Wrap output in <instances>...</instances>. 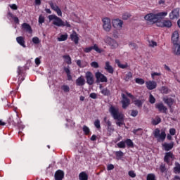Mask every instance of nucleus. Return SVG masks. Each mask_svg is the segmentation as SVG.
Here are the masks:
<instances>
[{
	"label": "nucleus",
	"instance_id": "nucleus-61",
	"mask_svg": "<svg viewBox=\"0 0 180 180\" xmlns=\"http://www.w3.org/2000/svg\"><path fill=\"white\" fill-rule=\"evenodd\" d=\"M55 12H56L58 16H63V12H61V9H60V7L57 8Z\"/></svg>",
	"mask_w": 180,
	"mask_h": 180
},
{
	"label": "nucleus",
	"instance_id": "nucleus-48",
	"mask_svg": "<svg viewBox=\"0 0 180 180\" xmlns=\"http://www.w3.org/2000/svg\"><path fill=\"white\" fill-rule=\"evenodd\" d=\"M131 16V15H130V13H125L122 15V19L123 20H127V19H129V18H130Z\"/></svg>",
	"mask_w": 180,
	"mask_h": 180
},
{
	"label": "nucleus",
	"instance_id": "nucleus-13",
	"mask_svg": "<svg viewBox=\"0 0 180 180\" xmlns=\"http://www.w3.org/2000/svg\"><path fill=\"white\" fill-rule=\"evenodd\" d=\"M169 18L172 20L174 19H179V8H174L172 11L169 14Z\"/></svg>",
	"mask_w": 180,
	"mask_h": 180
},
{
	"label": "nucleus",
	"instance_id": "nucleus-63",
	"mask_svg": "<svg viewBox=\"0 0 180 180\" xmlns=\"http://www.w3.org/2000/svg\"><path fill=\"white\" fill-rule=\"evenodd\" d=\"M160 75H161V73L160 72L158 73L155 72L151 74L152 78H154L155 77H160Z\"/></svg>",
	"mask_w": 180,
	"mask_h": 180
},
{
	"label": "nucleus",
	"instance_id": "nucleus-32",
	"mask_svg": "<svg viewBox=\"0 0 180 180\" xmlns=\"http://www.w3.org/2000/svg\"><path fill=\"white\" fill-rule=\"evenodd\" d=\"M132 78H133V73H131V72H129L125 75L124 79V81H126V82H129V81H130V79H131Z\"/></svg>",
	"mask_w": 180,
	"mask_h": 180
},
{
	"label": "nucleus",
	"instance_id": "nucleus-53",
	"mask_svg": "<svg viewBox=\"0 0 180 180\" xmlns=\"http://www.w3.org/2000/svg\"><path fill=\"white\" fill-rule=\"evenodd\" d=\"M128 175H129L131 178H136V173H135L134 171H133V170H130V171L128 172Z\"/></svg>",
	"mask_w": 180,
	"mask_h": 180
},
{
	"label": "nucleus",
	"instance_id": "nucleus-2",
	"mask_svg": "<svg viewBox=\"0 0 180 180\" xmlns=\"http://www.w3.org/2000/svg\"><path fill=\"white\" fill-rule=\"evenodd\" d=\"M50 22L53 20V25L57 26L58 27H71V24L68 21H63L60 17H58L56 15H50L48 17Z\"/></svg>",
	"mask_w": 180,
	"mask_h": 180
},
{
	"label": "nucleus",
	"instance_id": "nucleus-21",
	"mask_svg": "<svg viewBox=\"0 0 180 180\" xmlns=\"http://www.w3.org/2000/svg\"><path fill=\"white\" fill-rule=\"evenodd\" d=\"M64 178V172L63 170H58L55 172V180H63Z\"/></svg>",
	"mask_w": 180,
	"mask_h": 180
},
{
	"label": "nucleus",
	"instance_id": "nucleus-23",
	"mask_svg": "<svg viewBox=\"0 0 180 180\" xmlns=\"http://www.w3.org/2000/svg\"><path fill=\"white\" fill-rule=\"evenodd\" d=\"M77 86H84L85 85V79L83 76H80L76 79Z\"/></svg>",
	"mask_w": 180,
	"mask_h": 180
},
{
	"label": "nucleus",
	"instance_id": "nucleus-20",
	"mask_svg": "<svg viewBox=\"0 0 180 180\" xmlns=\"http://www.w3.org/2000/svg\"><path fill=\"white\" fill-rule=\"evenodd\" d=\"M112 26L115 28H120L123 27V21L120 19H115L112 20Z\"/></svg>",
	"mask_w": 180,
	"mask_h": 180
},
{
	"label": "nucleus",
	"instance_id": "nucleus-28",
	"mask_svg": "<svg viewBox=\"0 0 180 180\" xmlns=\"http://www.w3.org/2000/svg\"><path fill=\"white\" fill-rule=\"evenodd\" d=\"M134 103L135 106H137V108H142L143 104L144 103V100H139L136 99L134 101Z\"/></svg>",
	"mask_w": 180,
	"mask_h": 180
},
{
	"label": "nucleus",
	"instance_id": "nucleus-3",
	"mask_svg": "<svg viewBox=\"0 0 180 180\" xmlns=\"http://www.w3.org/2000/svg\"><path fill=\"white\" fill-rule=\"evenodd\" d=\"M153 136L155 139H157L159 143L165 141V139H167V134L165 131H160V129L156 128L153 131Z\"/></svg>",
	"mask_w": 180,
	"mask_h": 180
},
{
	"label": "nucleus",
	"instance_id": "nucleus-8",
	"mask_svg": "<svg viewBox=\"0 0 180 180\" xmlns=\"http://www.w3.org/2000/svg\"><path fill=\"white\" fill-rule=\"evenodd\" d=\"M92 50H94L95 51H96V53H103V49L99 48L96 44H95L93 46L85 48L84 49V53H91Z\"/></svg>",
	"mask_w": 180,
	"mask_h": 180
},
{
	"label": "nucleus",
	"instance_id": "nucleus-43",
	"mask_svg": "<svg viewBox=\"0 0 180 180\" xmlns=\"http://www.w3.org/2000/svg\"><path fill=\"white\" fill-rule=\"evenodd\" d=\"M146 180H157L155 179V174L150 173L147 175Z\"/></svg>",
	"mask_w": 180,
	"mask_h": 180
},
{
	"label": "nucleus",
	"instance_id": "nucleus-56",
	"mask_svg": "<svg viewBox=\"0 0 180 180\" xmlns=\"http://www.w3.org/2000/svg\"><path fill=\"white\" fill-rule=\"evenodd\" d=\"M17 72L18 75H22V74H23V68L19 66L18 68Z\"/></svg>",
	"mask_w": 180,
	"mask_h": 180
},
{
	"label": "nucleus",
	"instance_id": "nucleus-45",
	"mask_svg": "<svg viewBox=\"0 0 180 180\" xmlns=\"http://www.w3.org/2000/svg\"><path fill=\"white\" fill-rule=\"evenodd\" d=\"M83 131L84 132V134H86V136H88V134L91 133V130H89V128L86 125L83 126Z\"/></svg>",
	"mask_w": 180,
	"mask_h": 180
},
{
	"label": "nucleus",
	"instance_id": "nucleus-52",
	"mask_svg": "<svg viewBox=\"0 0 180 180\" xmlns=\"http://www.w3.org/2000/svg\"><path fill=\"white\" fill-rule=\"evenodd\" d=\"M94 126L96 129H101V121L99 120H96L94 122Z\"/></svg>",
	"mask_w": 180,
	"mask_h": 180
},
{
	"label": "nucleus",
	"instance_id": "nucleus-60",
	"mask_svg": "<svg viewBox=\"0 0 180 180\" xmlns=\"http://www.w3.org/2000/svg\"><path fill=\"white\" fill-rule=\"evenodd\" d=\"M108 171H112V169H115V165L110 164L107 167Z\"/></svg>",
	"mask_w": 180,
	"mask_h": 180
},
{
	"label": "nucleus",
	"instance_id": "nucleus-6",
	"mask_svg": "<svg viewBox=\"0 0 180 180\" xmlns=\"http://www.w3.org/2000/svg\"><path fill=\"white\" fill-rule=\"evenodd\" d=\"M145 20H147L148 23L154 24L155 22L158 20V18H157V14H154L153 13H148L145 15L144 17Z\"/></svg>",
	"mask_w": 180,
	"mask_h": 180
},
{
	"label": "nucleus",
	"instance_id": "nucleus-18",
	"mask_svg": "<svg viewBox=\"0 0 180 180\" xmlns=\"http://www.w3.org/2000/svg\"><path fill=\"white\" fill-rule=\"evenodd\" d=\"M22 29L24 30V32H27V33H29L30 34L33 33V30H32L30 25L26 22L22 24Z\"/></svg>",
	"mask_w": 180,
	"mask_h": 180
},
{
	"label": "nucleus",
	"instance_id": "nucleus-17",
	"mask_svg": "<svg viewBox=\"0 0 180 180\" xmlns=\"http://www.w3.org/2000/svg\"><path fill=\"white\" fill-rule=\"evenodd\" d=\"M104 69L108 74H113L115 72V69H113V67L110 65V62L106 61Z\"/></svg>",
	"mask_w": 180,
	"mask_h": 180
},
{
	"label": "nucleus",
	"instance_id": "nucleus-1",
	"mask_svg": "<svg viewBox=\"0 0 180 180\" xmlns=\"http://www.w3.org/2000/svg\"><path fill=\"white\" fill-rule=\"evenodd\" d=\"M109 112L112 116L113 119L115 120H117V122H116L117 126L122 127V126L124 124V115L119 112V108H116L113 105H111L109 108Z\"/></svg>",
	"mask_w": 180,
	"mask_h": 180
},
{
	"label": "nucleus",
	"instance_id": "nucleus-39",
	"mask_svg": "<svg viewBox=\"0 0 180 180\" xmlns=\"http://www.w3.org/2000/svg\"><path fill=\"white\" fill-rule=\"evenodd\" d=\"M161 122V118L160 117H156L155 120H153L152 124L153 126H157V124H160Z\"/></svg>",
	"mask_w": 180,
	"mask_h": 180
},
{
	"label": "nucleus",
	"instance_id": "nucleus-49",
	"mask_svg": "<svg viewBox=\"0 0 180 180\" xmlns=\"http://www.w3.org/2000/svg\"><path fill=\"white\" fill-rule=\"evenodd\" d=\"M61 89L64 91V92H70V86H68V85H63Z\"/></svg>",
	"mask_w": 180,
	"mask_h": 180
},
{
	"label": "nucleus",
	"instance_id": "nucleus-25",
	"mask_svg": "<svg viewBox=\"0 0 180 180\" xmlns=\"http://www.w3.org/2000/svg\"><path fill=\"white\" fill-rule=\"evenodd\" d=\"M16 41L20 44V46H22L24 49L26 47V41H25V38L23 37H18L16 38Z\"/></svg>",
	"mask_w": 180,
	"mask_h": 180
},
{
	"label": "nucleus",
	"instance_id": "nucleus-9",
	"mask_svg": "<svg viewBox=\"0 0 180 180\" xmlns=\"http://www.w3.org/2000/svg\"><path fill=\"white\" fill-rule=\"evenodd\" d=\"M95 77L97 83L108 82V77H106V76H105V75L102 74L101 72H96Z\"/></svg>",
	"mask_w": 180,
	"mask_h": 180
},
{
	"label": "nucleus",
	"instance_id": "nucleus-14",
	"mask_svg": "<svg viewBox=\"0 0 180 180\" xmlns=\"http://www.w3.org/2000/svg\"><path fill=\"white\" fill-rule=\"evenodd\" d=\"M172 41L174 45H178V41H179V32L178 31H174L172 34Z\"/></svg>",
	"mask_w": 180,
	"mask_h": 180
},
{
	"label": "nucleus",
	"instance_id": "nucleus-58",
	"mask_svg": "<svg viewBox=\"0 0 180 180\" xmlns=\"http://www.w3.org/2000/svg\"><path fill=\"white\" fill-rule=\"evenodd\" d=\"M40 58H41V57L36 58H35V64H36V65H40V64H41V60H40Z\"/></svg>",
	"mask_w": 180,
	"mask_h": 180
},
{
	"label": "nucleus",
	"instance_id": "nucleus-64",
	"mask_svg": "<svg viewBox=\"0 0 180 180\" xmlns=\"http://www.w3.org/2000/svg\"><path fill=\"white\" fill-rule=\"evenodd\" d=\"M126 95H127L129 98H131L132 100L136 99V97H134L133 94H131V93L126 92Z\"/></svg>",
	"mask_w": 180,
	"mask_h": 180
},
{
	"label": "nucleus",
	"instance_id": "nucleus-44",
	"mask_svg": "<svg viewBox=\"0 0 180 180\" xmlns=\"http://www.w3.org/2000/svg\"><path fill=\"white\" fill-rule=\"evenodd\" d=\"M135 82L136 84H139V85H143V84H145L146 82V81H144V79L141 78H136Z\"/></svg>",
	"mask_w": 180,
	"mask_h": 180
},
{
	"label": "nucleus",
	"instance_id": "nucleus-46",
	"mask_svg": "<svg viewBox=\"0 0 180 180\" xmlns=\"http://www.w3.org/2000/svg\"><path fill=\"white\" fill-rule=\"evenodd\" d=\"M49 5L51 8V9H53V11H54L55 12L57 11V9H58V6L57 5H54V4L52 1L49 2Z\"/></svg>",
	"mask_w": 180,
	"mask_h": 180
},
{
	"label": "nucleus",
	"instance_id": "nucleus-42",
	"mask_svg": "<svg viewBox=\"0 0 180 180\" xmlns=\"http://www.w3.org/2000/svg\"><path fill=\"white\" fill-rule=\"evenodd\" d=\"M45 20H46V18H44V16H43V15H40L39 16L38 22H39V25H43V23H44Z\"/></svg>",
	"mask_w": 180,
	"mask_h": 180
},
{
	"label": "nucleus",
	"instance_id": "nucleus-55",
	"mask_svg": "<svg viewBox=\"0 0 180 180\" xmlns=\"http://www.w3.org/2000/svg\"><path fill=\"white\" fill-rule=\"evenodd\" d=\"M169 134L171 136H175V134H176V129H175V128H171L169 129Z\"/></svg>",
	"mask_w": 180,
	"mask_h": 180
},
{
	"label": "nucleus",
	"instance_id": "nucleus-4",
	"mask_svg": "<svg viewBox=\"0 0 180 180\" xmlns=\"http://www.w3.org/2000/svg\"><path fill=\"white\" fill-rule=\"evenodd\" d=\"M126 145L128 148H134V143L130 139H127L125 141H121L117 143L118 148H126Z\"/></svg>",
	"mask_w": 180,
	"mask_h": 180
},
{
	"label": "nucleus",
	"instance_id": "nucleus-29",
	"mask_svg": "<svg viewBox=\"0 0 180 180\" xmlns=\"http://www.w3.org/2000/svg\"><path fill=\"white\" fill-rule=\"evenodd\" d=\"M172 27V22L169 20H163V27H167V29H169V27Z\"/></svg>",
	"mask_w": 180,
	"mask_h": 180
},
{
	"label": "nucleus",
	"instance_id": "nucleus-10",
	"mask_svg": "<svg viewBox=\"0 0 180 180\" xmlns=\"http://www.w3.org/2000/svg\"><path fill=\"white\" fill-rule=\"evenodd\" d=\"M171 160H174V153L172 152L166 153L164 157V162H166L167 165H172Z\"/></svg>",
	"mask_w": 180,
	"mask_h": 180
},
{
	"label": "nucleus",
	"instance_id": "nucleus-7",
	"mask_svg": "<svg viewBox=\"0 0 180 180\" xmlns=\"http://www.w3.org/2000/svg\"><path fill=\"white\" fill-rule=\"evenodd\" d=\"M103 28L105 32H110V29H112V24L110 23V19L108 18H103Z\"/></svg>",
	"mask_w": 180,
	"mask_h": 180
},
{
	"label": "nucleus",
	"instance_id": "nucleus-12",
	"mask_svg": "<svg viewBox=\"0 0 180 180\" xmlns=\"http://www.w3.org/2000/svg\"><path fill=\"white\" fill-rule=\"evenodd\" d=\"M85 78L88 85H94V82H95V81L94 80V74H92V72L89 71L86 72Z\"/></svg>",
	"mask_w": 180,
	"mask_h": 180
},
{
	"label": "nucleus",
	"instance_id": "nucleus-16",
	"mask_svg": "<svg viewBox=\"0 0 180 180\" xmlns=\"http://www.w3.org/2000/svg\"><path fill=\"white\" fill-rule=\"evenodd\" d=\"M162 147H163L165 151H171V150L174 148V141H172L169 143L165 142L162 144Z\"/></svg>",
	"mask_w": 180,
	"mask_h": 180
},
{
	"label": "nucleus",
	"instance_id": "nucleus-47",
	"mask_svg": "<svg viewBox=\"0 0 180 180\" xmlns=\"http://www.w3.org/2000/svg\"><path fill=\"white\" fill-rule=\"evenodd\" d=\"M155 23H156V26H158V27H164V20L162 21H158V19Z\"/></svg>",
	"mask_w": 180,
	"mask_h": 180
},
{
	"label": "nucleus",
	"instance_id": "nucleus-41",
	"mask_svg": "<svg viewBox=\"0 0 180 180\" xmlns=\"http://www.w3.org/2000/svg\"><path fill=\"white\" fill-rule=\"evenodd\" d=\"M167 15H168V12L165 11V12H160L156 14V16L158 19V18H164L165 16H167Z\"/></svg>",
	"mask_w": 180,
	"mask_h": 180
},
{
	"label": "nucleus",
	"instance_id": "nucleus-35",
	"mask_svg": "<svg viewBox=\"0 0 180 180\" xmlns=\"http://www.w3.org/2000/svg\"><path fill=\"white\" fill-rule=\"evenodd\" d=\"M124 153L122 150L116 151L115 156L117 160H122V158L124 157Z\"/></svg>",
	"mask_w": 180,
	"mask_h": 180
},
{
	"label": "nucleus",
	"instance_id": "nucleus-33",
	"mask_svg": "<svg viewBox=\"0 0 180 180\" xmlns=\"http://www.w3.org/2000/svg\"><path fill=\"white\" fill-rule=\"evenodd\" d=\"M79 180H88V174L84 172H82L79 174Z\"/></svg>",
	"mask_w": 180,
	"mask_h": 180
},
{
	"label": "nucleus",
	"instance_id": "nucleus-24",
	"mask_svg": "<svg viewBox=\"0 0 180 180\" xmlns=\"http://www.w3.org/2000/svg\"><path fill=\"white\" fill-rule=\"evenodd\" d=\"M163 101L165 102V103H166V105H167V106L171 109V108H172V105H174V98H163Z\"/></svg>",
	"mask_w": 180,
	"mask_h": 180
},
{
	"label": "nucleus",
	"instance_id": "nucleus-30",
	"mask_svg": "<svg viewBox=\"0 0 180 180\" xmlns=\"http://www.w3.org/2000/svg\"><path fill=\"white\" fill-rule=\"evenodd\" d=\"M63 58H64L66 64H68V65L72 64L71 56H70V55H65L63 56Z\"/></svg>",
	"mask_w": 180,
	"mask_h": 180
},
{
	"label": "nucleus",
	"instance_id": "nucleus-50",
	"mask_svg": "<svg viewBox=\"0 0 180 180\" xmlns=\"http://www.w3.org/2000/svg\"><path fill=\"white\" fill-rule=\"evenodd\" d=\"M138 115H139V110H132L131 111V116H132V117H136Z\"/></svg>",
	"mask_w": 180,
	"mask_h": 180
},
{
	"label": "nucleus",
	"instance_id": "nucleus-27",
	"mask_svg": "<svg viewBox=\"0 0 180 180\" xmlns=\"http://www.w3.org/2000/svg\"><path fill=\"white\" fill-rule=\"evenodd\" d=\"M115 63L117 64V67L119 68H122V70H124L129 67V65L127 63L123 65L120 63V60L119 59H115Z\"/></svg>",
	"mask_w": 180,
	"mask_h": 180
},
{
	"label": "nucleus",
	"instance_id": "nucleus-34",
	"mask_svg": "<svg viewBox=\"0 0 180 180\" xmlns=\"http://www.w3.org/2000/svg\"><path fill=\"white\" fill-rule=\"evenodd\" d=\"M174 174H180V164L179 162H175V167L173 169Z\"/></svg>",
	"mask_w": 180,
	"mask_h": 180
},
{
	"label": "nucleus",
	"instance_id": "nucleus-40",
	"mask_svg": "<svg viewBox=\"0 0 180 180\" xmlns=\"http://www.w3.org/2000/svg\"><path fill=\"white\" fill-rule=\"evenodd\" d=\"M32 41L34 44H40V43L41 42L40 39H39V37H34L32 39Z\"/></svg>",
	"mask_w": 180,
	"mask_h": 180
},
{
	"label": "nucleus",
	"instance_id": "nucleus-62",
	"mask_svg": "<svg viewBox=\"0 0 180 180\" xmlns=\"http://www.w3.org/2000/svg\"><path fill=\"white\" fill-rule=\"evenodd\" d=\"M89 96L91 98V99H96V98H98L96 93H91L90 94Z\"/></svg>",
	"mask_w": 180,
	"mask_h": 180
},
{
	"label": "nucleus",
	"instance_id": "nucleus-22",
	"mask_svg": "<svg viewBox=\"0 0 180 180\" xmlns=\"http://www.w3.org/2000/svg\"><path fill=\"white\" fill-rule=\"evenodd\" d=\"M63 71H65L67 75L68 81H72V76L71 75V70H70V66L64 67Z\"/></svg>",
	"mask_w": 180,
	"mask_h": 180
},
{
	"label": "nucleus",
	"instance_id": "nucleus-37",
	"mask_svg": "<svg viewBox=\"0 0 180 180\" xmlns=\"http://www.w3.org/2000/svg\"><path fill=\"white\" fill-rule=\"evenodd\" d=\"M68 39V34H61L60 37H58V41H65Z\"/></svg>",
	"mask_w": 180,
	"mask_h": 180
},
{
	"label": "nucleus",
	"instance_id": "nucleus-11",
	"mask_svg": "<svg viewBox=\"0 0 180 180\" xmlns=\"http://www.w3.org/2000/svg\"><path fill=\"white\" fill-rule=\"evenodd\" d=\"M122 100L121 101V103L122 105V109H127V107L130 105V99L125 96L124 94H122L121 95Z\"/></svg>",
	"mask_w": 180,
	"mask_h": 180
},
{
	"label": "nucleus",
	"instance_id": "nucleus-19",
	"mask_svg": "<svg viewBox=\"0 0 180 180\" xmlns=\"http://www.w3.org/2000/svg\"><path fill=\"white\" fill-rule=\"evenodd\" d=\"M146 88H148L150 91H153V89H155L157 88V82L154 81H148L146 82Z\"/></svg>",
	"mask_w": 180,
	"mask_h": 180
},
{
	"label": "nucleus",
	"instance_id": "nucleus-15",
	"mask_svg": "<svg viewBox=\"0 0 180 180\" xmlns=\"http://www.w3.org/2000/svg\"><path fill=\"white\" fill-rule=\"evenodd\" d=\"M155 108L158 109L160 113H167V110H168V108H167L162 103H156Z\"/></svg>",
	"mask_w": 180,
	"mask_h": 180
},
{
	"label": "nucleus",
	"instance_id": "nucleus-5",
	"mask_svg": "<svg viewBox=\"0 0 180 180\" xmlns=\"http://www.w3.org/2000/svg\"><path fill=\"white\" fill-rule=\"evenodd\" d=\"M104 41L105 43H106L108 46H110V49L112 50H115V49H117L119 47V44H117V41H116V40L112 37H107Z\"/></svg>",
	"mask_w": 180,
	"mask_h": 180
},
{
	"label": "nucleus",
	"instance_id": "nucleus-26",
	"mask_svg": "<svg viewBox=\"0 0 180 180\" xmlns=\"http://www.w3.org/2000/svg\"><path fill=\"white\" fill-rule=\"evenodd\" d=\"M70 39L72 41L75 42V44H78V41H79V37L77 34V32L70 34Z\"/></svg>",
	"mask_w": 180,
	"mask_h": 180
},
{
	"label": "nucleus",
	"instance_id": "nucleus-51",
	"mask_svg": "<svg viewBox=\"0 0 180 180\" xmlns=\"http://www.w3.org/2000/svg\"><path fill=\"white\" fill-rule=\"evenodd\" d=\"M149 102L150 103H155V98H154V96L153 94H150L149 96Z\"/></svg>",
	"mask_w": 180,
	"mask_h": 180
},
{
	"label": "nucleus",
	"instance_id": "nucleus-36",
	"mask_svg": "<svg viewBox=\"0 0 180 180\" xmlns=\"http://www.w3.org/2000/svg\"><path fill=\"white\" fill-rule=\"evenodd\" d=\"M76 64L77 65H78V67H79V68H85V67L86 66V63H82V61H81V60H76Z\"/></svg>",
	"mask_w": 180,
	"mask_h": 180
},
{
	"label": "nucleus",
	"instance_id": "nucleus-57",
	"mask_svg": "<svg viewBox=\"0 0 180 180\" xmlns=\"http://www.w3.org/2000/svg\"><path fill=\"white\" fill-rule=\"evenodd\" d=\"M160 172H162V174H164V172H165V171H167V168L165 167V165H160Z\"/></svg>",
	"mask_w": 180,
	"mask_h": 180
},
{
	"label": "nucleus",
	"instance_id": "nucleus-54",
	"mask_svg": "<svg viewBox=\"0 0 180 180\" xmlns=\"http://www.w3.org/2000/svg\"><path fill=\"white\" fill-rule=\"evenodd\" d=\"M91 67H93V68H99V64L98 62L94 61L91 63Z\"/></svg>",
	"mask_w": 180,
	"mask_h": 180
},
{
	"label": "nucleus",
	"instance_id": "nucleus-38",
	"mask_svg": "<svg viewBox=\"0 0 180 180\" xmlns=\"http://www.w3.org/2000/svg\"><path fill=\"white\" fill-rule=\"evenodd\" d=\"M101 94L104 95V96H109V95H110V90L108 89V88H104L101 90Z\"/></svg>",
	"mask_w": 180,
	"mask_h": 180
},
{
	"label": "nucleus",
	"instance_id": "nucleus-59",
	"mask_svg": "<svg viewBox=\"0 0 180 180\" xmlns=\"http://www.w3.org/2000/svg\"><path fill=\"white\" fill-rule=\"evenodd\" d=\"M129 47H131V49L134 50V49H137V45L136 44V43L130 42Z\"/></svg>",
	"mask_w": 180,
	"mask_h": 180
},
{
	"label": "nucleus",
	"instance_id": "nucleus-31",
	"mask_svg": "<svg viewBox=\"0 0 180 180\" xmlns=\"http://www.w3.org/2000/svg\"><path fill=\"white\" fill-rule=\"evenodd\" d=\"M160 92L165 95H167L171 92V90L168 87L163 86L161 87Z\"/></svg>",
	"mask_w": 180,
	"mask_h": 180
}]
</instances>
